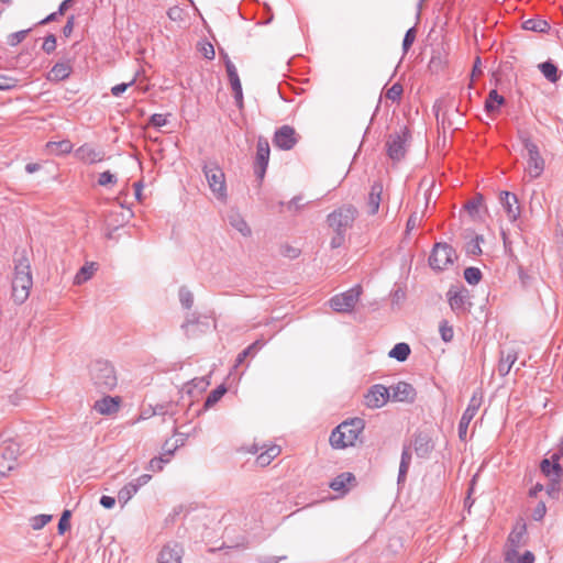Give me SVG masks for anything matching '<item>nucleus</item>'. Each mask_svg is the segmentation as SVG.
<instances>
[{
  "instance_id": "4",
  "label": "nucleus",
  "mask_w": 563,
  "mask_h": 563,
  "mask_svg": "<svg viewBox=\"0 0 563 563\" xmlns=\"http://www.w3.org/2000/svg\"><path fill=\"white\" fill-rule=\"evenodd\" d=\"M410 140L411 133L405 125L399 131L390 133L385 143L387 156L394 163L401 162L406 157Z\"/></svg>"
},
{
  "instance_id": "20",
  "label": "nucleus",
  "mask_w": 563,
  "mask_h": 563,
  "mask_svg": "<svg viewBox=\"0 0 563 563\" xmlns=\"http://www.w3.org/2000/svg\"><path fill=\"white\" fill-rule=\"evenodd\" d=\"M75 156L87 164H95L103 159V153L90 144H84L75 151Z\"/></svg>"
},
{
  "instance_id": "63",
  "label": "nucleus",
  "mask_w": 563,
  "mask_h": 563,
  "mask_svg": "<svg viewBox=\"0 0 563 563\" xmlns=\"http://www.w3.org/2000/svg\"><path fill=\"white\" fill-rule=\"evenodd\" d=\"M151 478H152V476L150 474H143V475L139 476L137 478L131 481L130 483L134 484L135 485V489L139 490L140 487H142L145 484H147L151 481Z\"/></svg>"
},
{
  "instance_id": "26",
  "label": "nucleus",
  "mask_w": 563,
  "mask_h": 563,
  "mask_svg": "<svg viewBox=\"0 0 563 563\" xmlns=\"http://www.w3.org/2000/svg\"><path fill=\"white\" fill-rule=\"evenodd\" d=\"M517 358V353L514 350L507 352L501 351L497 367L498 374L503 377L508 375Z\"/></svg>"
},
{
  "instance_id": "36",
  "label": "nucleus",
  "mask_w": 563,
  "mask_h": 563,
  "mask_svg": "<svg viewBox=\"0 0 563 563\" xmlns=\"http://www.w3.org/2000/svg\"><path fill=\"white\" fill-rule=\"evenodd\" d=\"M46 146L52 153L56 155L68 154L73 150V143L69 140L48 142Z\"/></svg>"
},
{
  "instance_id": "10",
  "label": "nucleus",
  "mask_w": 563,
  "mask_h": 563,
  "mask_svg": "<svg viewBox=\"0 0 563 563\" xmlns=\"http://www.w3.org/2000/svg\"><path fill=\"white\" fill-rule=\"evenodd\" d=\"M483 402V391L481 389L474 390L466 409L464 410L457 427L459 438L465 440L468 426L473 418L476 416Z\"/></svg>"
},
{
  "instance_id": "35",
  "label": "nucleus",
  "mask_w": 563,
  "mask_h": 563,
  "mask_svg": "<svg viewBox=\"0 0 563 563\" xmlns=\"http://www.w3.org/2000/svg\"><path fill=\"white\" fill-rule=\"evenodd\" d=\"M229 223L238 230L243 236H250L252 233L251 228L246 221L239 213H231L229 216Z\"/></svg>"
},
{
  "instance_id": "37",
  "label": "nucleus",
  "mask_w": 563,
  "mask_h": 563,
  "mask_svg": "<svg viewBox=\"0 0 563 563\" xmlns=\"http://www.w3.org/2000/svg\"><path fill=\"white\" fill-rule=\"evenodd\" d=\"M227 393V387L224 385L218 386L216 389H213L208 397L205 400L203 409H209L213 405H216Z\"/></svg>"
},
{
  "instance_id": "53",
  "label": "nucleus",
  "mask_w": 563,
  "mask_h": 563,
  "mask_svg": "<svg viewBox=\"0 0 563 563\" xmlns=\"http://www.w3.org/2000/svg\"><path fill=\"white\" fill-rule=\"evenodd\" d=\"M416 27L412 26L410 29L407 30V32L405 33V36H404V40H402V51H404V54H406L409 48L411 47L412 43L415 42L416 40Z\"/></svg>"
},
{
  "instance_id": "41",
  "label": "nucleus",
  "mask_w": 563,
  "mask_h": 563,
  "mask_svg": "<svg viewBox=\"0 0 563 563\" xmlns=\"http://www.w3.org/2000/svg\"><path fill=\"white\" fill-rule=\"evenodd\" d=\"M484 241L482 235H476L466 244V253L468 255L478 256L482 254L481 243Z\"/></svg>"
},
{
  "instance_id": "38",
  "label": "nucleus",
  "mask_w": 563,
  "mask_h": 563,
  "mask_svg": "<svg viewBox=\"0 0 563 563\" xmlns=\"http://www.w3.org/2000/svg\"><path fill=\"white\" fill-rule=\"evenodd\" d=\"M95 269L93 263L84 265L75 276V284L80 285L90 279Z\"/></svg>"
},
{
  "instance_id": "39",
  "label": "nucleus",
  "mask_w": 563,
  "mask_h": 563,
  "mask_svg": "<svg viewBox=\"0 0 563 563\" xmlns=\"http://www.w3.org/2000/svg\"><path fill=\"white\" fill-rule=\"evenodd\" d=\"M136 493L135 485L128 483L119 490L118 500L120 504L125 505Z\"/></svg>"
},
{
  "instance_id": "9",
  "label": "nucleus",
  "mask_w": 563,
  "mask_h": 563,
  "mask_svg": "<svg viewBox=\"0 0 563 563\" xmlns=\"http://www.w3.org/2000/svg\"><path fill=\"white\" fill-rule=\"evenodd\" d=\"M363 292L361 285H355L344 292L333 296L329 303L335 312L350 313L354 310L360 297Z\"/></svg>"
},
{
  "instance_id": "31",
  "label": "nucleus",
  "mask_w": 563,
  "mask_h": 563,
  "mask_svg": "<svg viewBox=\"0 0 563 563\" xmlns=\"http://www.w3.org/2000/svg\"><path fill=\"white\" fill-rule=\"evenodd\" d=\"M265 345V341L256 340L252 344H250L246 349H244L241 353L238 354L235 358V367L240 366L247 356L255 355L260 350H262Z\"/></svg>"
},
{
  "instance_id": "19",
  "label": "nucleus",
  "mask_w": 563,
  "mask_h": 563,
  "mask_svg": "<svg viewBox=\"0 0 563 563\" xmlns=\"http://www.w3.org/2000/svg\"><path fill=\"white\" fill-rule=\"evenodd\" d=\"M120 404V397L104 396L95 402L93 409L100 415L110 416L119 410Z\"/></svg>"
},
{
  "instance_id": "49",
  "label": "nucleus",
  "mask_w": 563,
  "mask_h": 563,
  "mask_svg": "<svg viewBox=\"0 0 563 563\" xmlns=\"http://www.w3.org/2000/svg\"><path fill=\"white\" fill-rule=\"evenodd\" d=\"M19 80L13 77L0 74V90L8 91L12 90L18 86Z\"/></svg>"
},
{
  "instance_id": "61",
  "label": "nucleus",
  "mask_w": 563,
  "mask_h": 563,
  "mask_svg": "<svg viewBox=\"0 0 563 563\" xmlns=\"http://www.w3.org/2000/svg\"><path fill=\"white\" fill-rule=\"evenodd\" d=\"M134 84V79L131 80L130 82H122V84H119V85H115L111 88V93L114 96V97H119L121 96L130 86H132Z\"/></svg>"
},
{
  "instance_id": "24",
  "label": "nucleus",
  "mask_w": 563,
  "mask_h": 563,
  "mask_svg": "<svg viewBox=\"0 0 563 563\" xmlns=\"http://www.w3.org/2000/svg\"><path fill=\"white\" fill-rule=\"evenodd\" d=\"M383 195L382 181H374L367 198L368 213L374 216L378 212Z\"/></svg>"
},
{
  "instance_id": "45",
  "label": "nucleus",
  "mask_w": 563,
  "mask_h": 563,
  "mask_svg": "<svg viewBox=\"0 0 563 563\" xmlns=\"http://www.w3.org/2000/svg\"><path fill=\"white\" fill-rule=\"evenodd\" d=\"M439 332H440L441 339L445 343H449L453 340V335H454L453 327L450 325L446 320H442L440 322Z\"/></svg>"
},
{
  "instance_id": "3",
  "label": "nucleus",
  "mask_w": 563,
  "mask_h": 563,
  "mask_svg": "<svg viewBox=\"0 0 563 563\" xmlns=\"http://www.w3.org/2000/svg\"><path fill=\"white\" fill-rule=\"evenodd\" d=\"M90 378L100 391L112 390L118 384L114 366L104 360H97L90 365Z\"/></svg>"
},
{
  "instance_id": "18",
  "label": "nucleus",
  "mask_w": 563,
  "mask_h": 563,
  "mask_svg": "<svg viewBox=\"0 0 563 563\" xmlns=\"http://www.w3.org/2000/svg\"><path fill=\"white\" fill-rule=\"evenodd\" d=\"M390 397L394 401L413 402L417 397L415 387L407 382H398L389 388Z\"/></svg>"
},
{
  "instance_id": "21",
  "label": "nucleus",
  "mask_w": 563,
  "mask_h": 563,
  "mask_svg": "<svg viewBox=\"0 0 563 563\" xmlns=\"http://www.w3.org/2000/svg\"><path fill=\"white\" fill-rule=\"evenodd\" d=\"M412 445L416 454L421 459L428 457L431 451L433 450V443L430 437L422 432L416 433L413 435Z\"/></svg>"
},
{
  "instance_id": "11",
  "label": "nucleus",
  "mask_w": 563,
  "mask_h": 563,
  "mask_svg": "<svg viewBox=\"0 0 563 563\" xmlns=\"http://www.w3.org/2000/svg\"><path fill=\"white\" fill-rule=\"evenodd\" d=\"M269 143L267 139L260 136L256 144V155L254 159V174L260 183L263 181L269 162Z\"/></svg>"
},
{
  "instance_id": "48",
  "label": "nucleus",
  "mask_w": 563,
  "mask_h": 563,
  "mask_svg": "<svg viewBox=\"0 0 563 563\" xmlns=\"http://www.w3.org/2000/svg\"><path fill=\"white\" fill-rule=\"evenodd\" d=\"M117 181H118L117 176L109 170H106V172L99 174V177H98L99 186H102V187H107L110 185L113 186L117 184Z\"/></svg>"
},
{
  "instance_id": "44",
  "label": "nucleus",
  "mask_w": 563,
  "mask_h": 563,
  "mask_svg": "<svg viewBox=\"0 0 563 563\" xmlns=\"http://www.w3.org/2000/svg\"><path fill=\"white\" fill-rule=\"evenodd\" d=\"M404 92V88L401 84L395 82L390 88L385 92V97L393 102H399L401 99V95Z\"/></svg>"
},
{
  "instance_id": "12",
  "label": "nucleus",
  "mask_w": 563,
  "mask_h": 563,
  "mask_svg": "<svg viewBox=\"0 0 563 563\" xmlns=\"http://www.w3.org/2000/svg\"><path fill=\"white\" fill-rule=\"evenodd\" d=\"M446 297L451 309L455 313L470 311L472 302L470 301V291L466 288L451 287L446 292Z\"/></svg>"
},
{
  "instance_id": "62",
  "label": "nucleus",
  "mask_w": 563,
  "mask_h": 563,
  "mask_svg": "<svg viewBox=\"0 0 563 563\" xmlns=\"http://www.w3.org/2000/svg\"><path fill=\"white\" fill-rule=\"evenodd\" d=\"M75 25V15H69L67 18L66 24L63 26V34L65 37H69L73 33Z\"/></svg>"
},
{
  "instance_id": "34",
  "label": "nucleus",
  "mask_w": 563,
  "mask_h": 563,
  "mask_svg": "<svg viewBox=\"0 0 563 563\" xmlns=\"http://www.w3.org/2000/svg\"><path fill=\"white\" fill-rule=\"evenodd\" d=\"M410 346L405 342H400L394 345L389 351L388 356L397 360L398 362H405L410 355Z\"/></svg>"
},
{
  "instance_id": "57",
  "label": "nucleus",
  "mask_w": 563,
  "mask_h": 563,
  "mask_svg": "<svg viewBox=\"0 0 563 563\" xmlns=\"http://www.w3.org/2000/svg\"><path fill=\"white\" fill-rule=\"evenodd\" d=\"M200 52L205 58L211 60L216 56L214 47L210 42H203L200 46Z\"/></svg>"
},
{
  "instance_id": "33",
  "label": "nucleus",
  "mask_w": 563,
  "mask_h": 563,
  "mask_svg": "<svg viewBox=\"0 0 563 563\" xmlns=\"http://www.w3.org/2000/svg\"><path fill=\"white\" fill-rule=\"evenodd\" d=\"M505 98L498 93L496 89L489 91L486 100H485V111L486 112H495L498 110L500 106L505 103Z\"/></svg>"
},
{
  "instance_id": "55",
  "label": "nucleus",
  "mask_w": 563,
  "mask_h": 563,
  "mask_svg": "<svg viewBox=\"0 0 563 563\" xmlns=\"http://www.w3.org/2000/svg\"><path fill=\"white\" fill-rule=\"evenodd\" d=\"M42 49L46 54H51L56 49V36L54 34H48L43 42Z\"/></svg>"
},
{
  "instance_id": "60",
  "label": "nucleus",
  "mask_w": 563,
  "mask_h": 563,
  "mask_svg": "<svg viewBox=\"0 0 563 563\" xmlns=\"http://www.w3.org/2000/svg\"><path fill=\"white\" fill-rule=\"evenodd\" d=\"M545 512H547V507H545V504L543 501H540L536 508L533 509V512H532V518L536 520V521H539V520H542L543 517L545 516Z\"/></svg>"
},
{
  "instance_id": "6",
  "label": "nucleus",
  "mask_w": 563,
  "mask_h": 563,
  "mask_svg": "<svg viewBox=\"0 0 563 563\" xmlns=\"http://www.w3.org/2000/svg\"><path fill=\"white\" fill-rule=\"evenodd\" d=\"M519 140L528 152L527 170L532 179L540 177L544 170V159L540 155L538 145L532 142L526 131H519Z\"/></svg>"
},
{
  "instance_id": "42",
  "label": "nucleus",
  "mask_w": 563,
  "mask_h": 563,
  "mask_svg": "<svg viewBox=\"0 0 563 563\" xmlns=\"http://www.w3.org/2000/svg\"><path fill=\"white\" fill-rule=\"evenodd\" d=\"M178 296H179V301L185 309H190L192 307L194 295L186 286H181L179 288Z\"/></svg>"
},
{
  "instance_id": "22",
  "label": "nucleus",
  "mask_w": 563,
  "mask_h": 563,
  "mask_svg": "<svg viewBox=\"0 0 563 563\" xmlns=\"http://www.w3.org/2000/svg\"><path fill=\"white\" fill-rule=\"evenodd\" d=\"M559 454L552 455V461L549 459H543L540 463L541 472L549 478L554 476L555 478H561L563 475V467L559 463Z\"/></svg>"
},
{
  "instance_id": "40",
  "label": "nucleus",
  "mask_w": 563,
  "mask_h": 563,
  "mask_svg": "<svg viewBox=\"0 0 563 563\" xmlns=\"http://www.w3.org/2000/svg\"><path fill=\"white\" fill-rule=\"evenodd\" d=\"M482 272L479 268L477 267H466L464 269V279L470 284V285H476L479 283V280L482 279Z\"/></svg>"
},
{
  "instance_id": "5",
  "label": "nucleus",
  "mask_w": 563,
  "mask_h": 563,
  "mask_svg": "<svg viewBox=\"0 0 563 563\" xmlns=\"http://www.w3.org/2000/svg\"><path fill=\"white\" fill-rule=\"evenodd\" d=\"M202 172L214 197L225 202L228 199V190L225 175L222 168L217 162H208L203 164Z\"/></svg>"
},
{
  "instance_id": "52",
  "label": "nucleus",
  "mask_w": 563,
  "mask_h": 563,
  "mask_svg": "<svg viewBox=\"0 0 563 563\" xmlns=\"http://www.w3.org/2000/svg\"><path fill=\"white\" fill-rule=\"evenodd\" d=\"M30 31H31V29H26V30H21V31L11 33L8 36V44L10 46H16L26 37V35L29 34Z\"/></svg>"
},
{
  "instance_id": "13",
  "label": "nucleus",
  "mask_w": 563,
  "mask_h": 563,
  "mask_svg": "<svg viewBox=\"0 0 563 563\" xmlns=\"http://www.w3.org/2000/svg\"><path fill=\"white\" fill-rule=\"evenodd\" d=\"M298 140L299 136L296 130L292 126L285 124L275 131L273 144L279 150L290 151L296 146Z\"/></svg>"
},
{
  "instance_id": "16",
  "label": "nucleus",
  "mask_w": 563,
  "mask_h": 563,
  "mask_svg": "<svg viewBox=\"0 0 563 563\" xmlns=\"http://www.w3.org/2000/svg\"><path fill=\"white\" fill-rule=\"evenodd\" d=\"M499 201L507 214L508 220L511 223H515L521 214V208L519 206L517 195L506 190L501 191L499 194Z\"/></svg>"
},
{
  "instance_id": "43",
  "label": "nucleus",
  "mask_w": 563,
  "mask_h": 563,
  "mask_svg": "<svg viewBox=\"0 0 563 563\" xmlns=\"http://www.w3.org/2000/svg\"><path fill=\"white\" fill-rule=\"evenodd\" d=\"M52 520L51 515H36L30 519V526L33 530H41Z\"/></svg>"
},
{
  "instance_id": "58",
  "label": "nucleus",
  "mask_w": 563,
  "mask_h": 563,
  "mask_svg": "<svg viewBox=\"0 0 563 563\" xmlns=\"http://www.w3.org/2000/svg\"><path fill=\"white\" fill-rule=\"evenodd\" d=\"M198 321H199V318L195 314V313H191V314H188L186 317V320L184 321V323L181 324V329L185 331V333L189 336V328L191 325H196L198 324Z\"/></svg>"
},
{
  "instance_id": "27",
  "label": "nucleus",
  "mask_w": 563,
  "mask_h": 563,
  "mask_svg": "<svg viewBox=\"0 0 563 563\" xmlns=\"http://www.w3.org/2000/svg\"><path fill=\"white\" fill-rule=\"evenodd\" d=\"M411 463V450L409 445H404L401 457H400V464H399V471H398V477L397 483L398 485H401L405 483L407 473L409 470Z\"/></svg>"
},
{
  "instance_id": "1",
  "label": "nucleus",
  "mask_w": 563,
  "mask_h": 563,
  "mask_svg": "<svg viewBox=\"0 0 563 563\" xmlns=\"http://www.w3.org/2000/svg\"><path fill=\"white\" fill-rule=\"evenodd\" d=\"M33 286V277L29 258L23 254L15 260L14 276L12 279V299L16 305H22L30 296Z\"/></svg>"
},
{
  "instance_id": "17",
  "label": "nucleus",
  "mask_w": 563,
  "mask_h": 563,
  "mask_svg": "<svg viewBox=\"0 0 563 563\" xmlns=\"http://www.w3.org/2000/svg\"><path fill=\"white\" fill-rule=\"evenodd\" d=\"M184 548L176 541L166 543L158 553V563H181Z\"/></svg>"
},
{
  "instance_id": "2",
  "label": "nucleus",
  "mask_w": 563,
  "mask_h": 563,
  "mask_svg": "<svg viewBox=\"0 0 563 563\" xmlns=\"http://www.w3.org/2000/svg\"><path fill=\"white\" fill-rule=\"evenodd\" d=\"M364 428L365 421L362 418H352L341 422L331 432L329 439L331 446L340 450L355 445Z\"/></svg>"
},
{
  "instance_id": "25",
  "label": "nucleus",
  "mask_w": 563,
  "mask_h": 563,
  "mask_svg": "<svg viewBox=\"0 0 563 563\" xmlns=\"http://www.w3.org/2000/svg\"><path fill=\"white\" fill-rule=\"evenodd\" d=\"M355 482V476L350 472H344L339 474L335 478H333L329 486L334 492H338L342 495L349 492L347 484Z\"/></svg>"
},
{
  "instance_id": "51",
  "label": "nucleus",
  "mask_w": 563,
  "mask_h": 563,
  "mask_svg": "<svg viewBox=\"0 0 563 563\" xmlns=\"http://www.w3.org/2000/svg\"><path fill=\"white\" fill-rule=\"evenodd\" d=\"M168 462L169 457L155 456L148 462L147 468L153 472H161Z\"/></svg>"
},
{
  "instance_id": "23",
  "label": "nucleus",
  "mask_w": 563,
  "mask_h": 563,
  "mask_svg": "<svg viewBox=\"0 0 563 563\" xmlns=\"http://www.w3.org/2000/svg\"><path fill=\"white\" fill-rule=\"evenodd\" d=\"M73 71L69 59L56 63L48 73L47 79L51 81H62L67 79Z\"/></svg>"
},
{
  "instance_id": "59",
  "label": "nucleus",
  "mask_w": 563,
  "mask_h": 563,
  "mask_svg": "<svg viewBox=\"0 0 563 563\" xmlns=\"http://www.w3.org/2000/svg\"><path fill=\"white\" fill-rule=\"evenodd\" d=\"M334 232H335V234L330 241V246H331V249H339L344 244L345 233L339 232V231H334Z\"/></svg>"
},
{
  "instance_id": "30",
  "label": "nucleus",
  "mask_w": 563,
  "mask_h": 563,
  "mask_svg": "<svg viewBox=\"0 0 563 563\" xmlns=\"http://www.w3.org/2000/svg\"><path fill=\"white\" fill-rule=\"evenodd\" d=\"M522 27L527 31H533L538 33H548L551 29L550 23L543 19H528L522 23Z\"/></svg>"
},
{
  "instance_id": "54",
  "label": "nucleus",
  "mask_w": 563,
  "mask_h": 563,
  "mask_svg": "<svg viewBox=\"0 0 563 563\" xmlns=\"http://www.w3.org/2000/svg\"><path fill=\"white\" fill-rule=\"evenodd\" d=\"M174 407H175V405H173L172 402L158 404L154 407L153 413L161 415V416H166V415L174 416L175 415Z\"/></svg>"
},
{
  "instance_id": "29",
  "label": "nucleus",
  "mask_w": 563,
  "mask_h": 563,
  "mask_svg": "<svg viewBox=\"0 0 563 563\" xmlns=\"http://www.w3.org/2000/svg\"><path fill=\"white\" fill-rule=\"evenodd\" d=\"M280 446L278 445H269L265 449V451L261 452L256 457V464L265 467L271 464V462L280 454Z\"/></svg>"
},
{
  "instance_id": "50",
  "label": "nucleus",
  "mask_w": 563,
  "mask_h": 563,
  "mask_svg": "<svg viewBox=\"0 0 563 563\" xmlns=\"http://www.w3.org/2000/svg\"><path fill=\"white\" fill-rule=\"evenodd\" d=\"M231 85V88H232V91H233V95H234V100H235V103L238 107L242 108L243 106V91H242V85H241V81H240V78L230 82Z\"/></svg>"
},
{
  "instance_id": "56",
  "label": "nucleus",
  "mask_w": 563,
  "mask_h": 563,
  "mask_svg": "<svg viewBox=\"0 0 563 563\" xmlns=\"http://www.w3.org/2000/svg\"><path fill=\"white\" fill-rule=\"evenodd\" d=\"M167 122H168L167 114L154 113L150 118V123L154 128H162V126L166 125Z\"/></svg>"
},
{
  "instance_id": "15",
  "label": "nucleus",
  "mask_w": 563,
  "mask_h": 563,
  "mask_svg": "<svg viewBox=\"0 0 563 563\" xmlns=\"http://www.w3.org/2000/svg\"><path fill=\"white\" fill-rule=\"evenodd\" d=\"M20 448L14 442L7 443L0 452V478L7 476L15 466Z\"/></svg>"
},
{
  "instance_id": "46",
  "label": "nucleus",
  "mask_w": 563,
  "mask_h": 563,
  "mask_svg": "<svg viewBox=\"0 0 563 563\" xmlns=\"http://www.w3.org/2000/svg\"><path fill=\"white\" fill-rule=\"evenodd\" d=\"M71 511L69 509H65L62 512V516L58 521L57 530L59 534H64L69 528H70V520Z\"/></svg>"
},
{
  "instance_id": "47",
  "label": "nucleus",
  "mask_w": 563,
  "mask_h": 563,
  "mask_svg": "<svg viewBox=\"0 0 563 563\" xmlns=\"http://www.w3.org/2000/svg\"><path fill=\"white\" fill-rule=\"evenodd\" d=\"M484 201L483 195L478 194L473 199L468 200L465 205V209L468 211L471 216H474L478 212L479 207Z\"/></svg>"
},
{
  "instance_id": "7",
  "label": "nucleus",
  "mask_w": 563,
  "mask_h": 563,
  "mask_svg": "<svg viewBox=\"0 0 563 563\" xmlns=\"http://www.w3.org/2000/svg\"><path fill=\"white\" fill-rule=\"evenodd\" d=\"M357 213V209L353 205H344L328 214V225L333 229V231L346 233V231L352 228Z\"/></svg>"
},
{
  "instance_id": "14",
  "label": "nucleus",
  "mask_w": 563,
  "mask_h": 563,
  "mask_svg": "<svg viewBox=\"0 0 563 563\" xmlns=\"http://www.w3.org/2000/svg\"><path fill=\"white\" fill-rule=\"evenodd\" d=\"M389 398V388L382 384H375L364 395V404L369 409H378L385 406Z\"/></svg>"
},
{
  "instance_id": "8",
  "label": "nucleus",
  "mask_w": 563,
  "mask_h": 563,
  "mask_svg": "<svg viewBox=\"0 0 563 563\" xmlns=\"http://www.w3.org/2000/svg\"><path fill=\"white\" fill-rule=\"evenodd\" d=\"M457 258L455 250L445 242H438L429 256V265L435 272H442Z\"/></svg>"
},
{
  "instance_id": "32",
  "label": "nucleus",
  "mask_w": 563,
  "mask_h": 563,
  "mask_svg": "<svg viewBox=\"0 0 563 563\" xmlns=\"http://www.w3.org/2000/svg\"><path fill=\"white\" fill-rule=\"evenodd\" d=\"M539 69L544 76L545 79H548L550 82L555 84L559 81V70L556 65L552 60H547L541 64H539Z\"/></svg>"
},
{
  "instance_id": "64",
  "label": "nucleus",
  "mask_w": 563,
  "mask_h": 563,
  "mask_svg": "<svg viewBox=\"0 0 563 563\" xmlns=\"http://www.w3.org/2000/svg\"><path fill=\"white\" fill-rule=\"evenodd\" d=\"M419 221H420V218L418 217V213L412 212L407 220L406 231L409 232V231L413 230L417 227V224L419 223Z\"/></svg>"
},
{
  "instance_id": "28",
  "label": "nucleus",
  "mask_w": 563,
  "mask_h": 563,
  "mask_svg": "<svg viewBox=\"0 0 563 563\" xmlns=\"http://www.w3.org/2000/svg\"><path fill=\"white\" fill-rule=\"evenodd\" d=\"M527 532L526 523L519 525L512 529L509 533L508 542L511 545L514 553H517L518 549L523 545V537Z\"/></svg>"
}]
</instances>
